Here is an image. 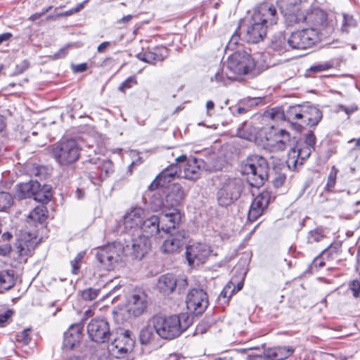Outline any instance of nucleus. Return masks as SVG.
<instances>
[{
    "label": "nucleus",
    "instance_id": "obj_8",
    "mask_svg": "<svg viewBox=\"0 0 360 360\" xmlns=\"http://www.w3.org/2000/svg\"><path fill=\"white\" fill-rule=\"evenodd\" d=\"M319 40L315 29H304L292 32L288 39V45L292 49H306L311 47Z\"/></svg>",
    "mask_w": 360,
    "mask_h": 360
},
{
    "label": "nucleus",
    "instance_id": "obj_18",
    "mask_svg": "<svg viewBox=\"0 0 360 360\" xmlns=\"http://www.w3.org/2000/svg\"><path fill=\"white\" fill-rule=\"evenodd\" d=\"M181 167L176 162L169 165L162 170L148 186V190L155 191L160 186L171 182L174 178L179 176L181 172Z\"/></svg>",
    "mask_w": 360,
    "mask_h": 360
},
{
    "label": "nucleus",
    "instance_id": "obj_59",
    "mask_svg": "<svg viewBox=\"0 0 360 360\" xmlns=\"http://www.w3.org/2000/svg\"><path fill=\"white\" fill-rule=\"evenodd\" d=\"M30 66V63L27 60H23L21 63L16 65L15 73L20 74L26 70Z\"/></svg>",
    "mask_w": 360,
    "mask_h": 360
},
{
    "label": "nucleus",
    "instance_id": "obj_51",
    "mask_svg": "<svg viewBox=\"0 0 360 360\" xmlns=\"http://www.w3.org/2000/svg\"><path fill=\"white\" fill-rule=\"evenodd\" d=\"M338 172V169L335 168V167H333V171L330 172V174L328 176V182L326 184V188L327 190L330 191L331 188H333L335 184V179H336V174Z\"/></svg>",
    "mask_w": 360,
    "mask_h": 360
},
{
    "label": "nucleus",
    "instance_id": "obj_61",
    "mask_svg": "<svg viewBox=\"0 0 360 360\" xmlns=\"http://www.w3.org/2000/svg\"><path fill=\"white\" fill-rule=\"evenodd\" d=\"M224 72L222 71L221 72L220 71H217L215 73L214 77L211 78V81L213 82L214 79L217 82H224Z\"/></svg>",
    "mask_w": 360,
    "mask_h": 360
},
{
    "label": "nucleus",
    "instance_id": "obj_49",
    "mask_svg": "<svg viewBox=\"0 0 360 360\" xmlns=\"http://www.w3.org/2000/svg\"><path fill=\"white\" fill-rule=\"evenodd\" d=\"M89 1V0H85L83 2L79 4L78 5H77V6L75 8H73L69 11H67L64 13H59L58 14V17H60V16H69V15H71L74 13H78L82 9L84 8L85 4H86V3Z\"/></svg>",
    "mask_w": 360,
    "mask_h": 360
},
{
    "label": "nucleus",
    "instance_id": "obj_17",
    "mask_svg": "<svg viewBox=\"0 0 360 360\" xmlns=\"http://www.w3.org/2000/svg\"><path fill=\"white\" fill-rule=\"evenodd\" d=\"M132 346L133 340L130 338L129 332L126 331L108 345V350L112 356L120 358L130 351Z\"/></svg>",
    "mask_w": 360,
    "mask_h": 360
},
{
    "label": "nucleus",
    "instance_id": "obj_47",
    "mask_svg": "<svg viewBox=\"0 0 360 360\" xmlns=\"http://www.w3.org/2000/svg\"><path fill=\"white\" fill-rule=\"evenodd\" d=\"M324 237L321 231L318 229L311 231L307 236V242L309 243H318Z\"/></svg>",
    "mask_w": 360,
    "mask_h": 360
},
{
    "label": "nucleus",
    "instance_id": "obj_64",
    "mask_svg": "<svg viewBox=\"0 0 360 360\" xmlns=\"http://www.w3.org/2000/svg\"><path fill=\"white\" fill-rule=\"evenodd\" d=\"M248 360H271L268 358V356L264 354L263 356L262 355H256V356H250Z\"/></svg>",
    "mask_w": 360,
    "mask_h": 360
},
{
    "label": "nucleus",
    "instance_id": "obj_62",
    "mask_svg": "<svg viewBox=\"0 0 360 360\" xmlns=\"http://www.w3.org/2000/svg\"><path fill=\"white\" fill-rule=\"evenodd\" d=\"M111 45L110 41H104L101 43L97 48L98 53H103Z\"/></svg>",
    "mask_w": 360,
    "mask_h": 360
},
{
    "label": "nucleus",
    "instance_id": "obj_27",
    "mask_svg": "<svg viewBox=\"0 0 360 360\" xmlns=\"http://www.w3.org/2000/svg\"><path fill=\"white\" fill-rule=\"evenodd\" d=\"M162 221L161 229L163 232L169 233L172 230L175 229L176 225L181 221V215L177 208H173L171 212L162 213L160 217Z\"/></svg>",
    "mask_w": 360,
    "mask_h": 360
},
{
    "label": "nucleus",
    "instance_id": "obj_52",
    "mask_svg": "<svg viewBox=\"0 0 360 360\" xmlns=\"http://www.w3.org/2000/svg\"><path fill=\"white\" fill-rule=\"evenodd\" d=\"M349 288L352 292L354 297H358L360 292V283L357 280H353L349 284Z\"/></svg>",
    "mask_w": 360,
    "mask_h": 360
},
{
    "label": "nucleus",
    "instance_id": "obj_54",
    "mask_svg": "<svg viewBox=\"0 0 360 360\" xmlns=\"http://www.w3.org/2000/svg\"><path fill=\"white\" fill-rule=\"evenodd\" d=\"M304 143L307 147L312 148L316 143V136L312 132H309L306 134Z\"/></svg>",
    "mask_w": 360,
    "mask_h": 360
},
{
    "label": "nucleus",
    "instance_id": "obj_41",
    "mask_svg": "<svg viewBox=\"0 0 360 360\" xmlns=\"http://www.w3.org/2000/svg\"><path fill=\"white\" fill-rule=\"evenodd\" d=\"M277 4L281 13L301 8L300 0H278Z\"/></svg>",
    "mask_w": 360,
    "mask_h": 360
},
{
    "label": "nucleus",
    "instance_id": "obj_9",
    "mask_svg": "<svg viewBox=\"0 0 360 360\" xmlns=\"http://www.w3.org/2000/svg\"><path fill=\"white\" fill-rule=\"evenodd\" d=\"M186 307L194 315L202 314L209 304L207 292L200 288L191 289L186 298Z\"/></svg>",
    "mask_w": 360,
    "mask_h": 360
},
{
    "label": "nucleus",
    "instance_id": "obj_10",
    "mask_svg": "<svg viewBox=\"0 0 360 360\" xmlns=\"http://www.w3.org/2000/svg\"><path fill=\"white\" fill-rule=\"evenodd\" d=\"M147 295L141 290H135L129 294L126 301V311L129 316L138 317L146 310Z\"/></svg>",
    "mask_w": 360,
    "mask_h": 360
},
{
    "label": "nucleus",
    "instance_id": "obj_23",
    "mask_svg": "<svg viewBox=\"0 0 360 360\" xmlns=\"http://www.w3.org/2000/svg\"><path fill=\"white\" fill-rule=\"evenodd\" d=\"M186 195L182 186L179 184H174L168 188V191L165 197V207L177 208Z\"/></svg>",
    "mask_w": 360,
    "mask_h": 360
},
{
    "label": "nucleus",
    "instance_id": "obj_42",
    "mask_svg": "<svg viewBox=\"0 0 360 360\" xmlns=\"http://www.w3.org/2000/svg\"><path fill=\"white\" fill-rule=\"evenodd\" d=\"M32 198L34 200L42 202L43 204L50 200L51 198V193L49 188L45 186L41 187L39 184V191H36Z\"/></svg>",
    "mask_w": 360,
    "mask_h": 360
},
{
    "label": "nucleus",
    "instance_id": "obj_13",
    "mask_svg": "<svg viewBox=\"0 0 360 360\" xmlns=\"http://www.w3.org/2000/svg\"><path fill=\"white\" fill-rule=\"evenodd\" d=\"M177 163H185L184 167V177L189 180L198 179L205 166V162L202 159L196 158H187L186 155H181L175 159Z\"/></svg>",
    "mask_w": 360,
    "mask_h": 360
},
{
    "label": "nucleus",
    "instance_id": "obj_32",
    "mask_svg": "<svg viewBox=\"0 0 360 360\" xmlns=\"http://www.w3.org/2000/svg\"><path fill=\"white\" fill-rule=\"evenodd\" d=\"M311 153L310 147L304 146L302 148H292L289 153L287 163L296 167L297 165H302L304 160L308 158Z\"/></svg>",
    "mask_w": 360,
    "mask_h": 360
},
{
    "label": "nucleus",
    "instance_id": "obj_63",
    "mask_svg": "<svg viewBox=\"0 0 360 360\" xmlns=\"http://www.w3.org/2000/svg\"><path fill=\"white\" fill-rule=\"evenodd\" d=\"M12 34L10 32H6L0 34V44H3L5 41L10 40Z\"/></svg>",
    "mask_w": 360,
    "mask_h": 360
},
{
    "label": "nucleus",
    "instance_id": "obj_2",
    "mask_svg": "<svg viewBox=\"0 0 360 360\" xmlns=\"http://www.w3.org/2000/svg\"><path fill=\"white\" fill-rule=\"evenodd\" d=\"M82 146L75 139H66L49 147L51 156L62 168L72 166L80 158Z\"/></svg>",
    "mask_w": 360,
    "mask_h": 360
},
{
    "label": "nucleus",
    "instance_id": "obj_43",
    "mask_svg": "<svg viewBox=\"0 0 360 360\" xmlns=\"http://www.w3.org/2000/svg\"><path fill=\"white\" fill-rule=\"evenodd\" d=\"M271 47L274 51L278 53L287 51L289 50L288 39L286 40L283 36L280 35L272 41Z\"/></svg>",
    "mask_w": 360,
    "mask_h": 360
},
{
    "label": "nucleus",
    "instance_id": "obj_14",
    "mask_svg": "<svg viewBox=\"0 0 360 360\" xmlns=\"http://www.w3.org/2000/svg\"><path fill=\"white\" fill-rule=\"evenodd\" d=\"M274 198L271 193L267 190L263 191L257 195L251 203L248 214V220L254 221L262 216Z\"/></svg>",
    "mask_w": 360,
    "mask_h": 360
},
{
    "label": "nucleus",
    "instance_id": "obj_15",
    "mask_svg": "<svg viewBox=\"0 0 360 360\" xmlns=\"http://www.w3.org/2000/svg\"><path fill=\"white\" fill-rule=\"evenodd\" d=\"M211 253L210 247L206 244L197 243L186 248V257L191 266L203 264Z\"/></svg>",
    "mask_w": 360,
    "mask_h": 360
},
{
    "label": "nucleus",
    "instance_id": "obj_34",
    "mask_svg": "<svg viewBox=\"0 0 360 360\" xmlns=\"http://www.w3.org/2000/svg\"><path fill=\"white\" fill-rule=\"evenodd\" d=\"M176 278L172 274L162 275L157 283V288L164 295H169L176 289Z\"/></svg>",
    "mask_w": 360,
    "mask_h": 360
},
{
    "label": "nucleus",
    "instance_id": "obj_33",
    "mask_svg": "<svg viewBox=\"0 0 360 360\" xmlns=\"http://www.w3.org/2000/svg\"><path fill=\"white\" fill-rule=\"evenodd\" d=\"M39 183L37 181H30L20 183L15 186L16 195L20 199L32 198L36 191H39Z\"/></svg>",
    "mask_w": 360,
    "mask_h": 360
},
{
    "label": "nucleus",
    "instance_id": "obj_30",
    "mask_svg": "<svg viewBox=\"0 0 360 360\" xmlns=\"http://www.w3.org/2000/svg\"><path fill=\"white\" fill-rule=\"evenodd\" d=\"M322 116V112L318 108L312 105L303 106L302 127L316 126L321 120Z\"/></svg>",
    "mask_w": 360,
    "mask_h": 360
},
{
    "label": "nucleus",
    "instance_id": "obj_58",
    "mask_svg": "<svg viewBox=\"0 0 360 360\" xmlns=\"http://www.w3.org/2000/svg\"><path fill=\"white\" fill-rule=\"evenodd\" d=\"M13 311L8 309L4 314H0V326H4V323L11 317Z\"/></svg>",
    "mask_w": 360,
    "mask_h": 360
},
{
    "label": "nucleus",
    "instance_id": "obj_50",
    "mask_svg": "<svg viewBox=\"0 0 360 360\" xmlns=\"http://www.w3.org/2000/svg\"><path fill=\"white\" fill-rule=\"evenodd\" d=\"M83 257V255L82 253L77 254L75 258L70 262L72 266V272L74 274H77L79 269L80 268V262Z\"/></svg>",
    "mask_w": 360,
    "mask_h": 360
},
{
    "label": "nucleus",
    "instance_id": "obj_20",
    "mask_svg": "<svg viewBox=\"0 0 360 360\" xmlns=\"http://www.w3.org/2000/svg\"><path fill=\"white\" fill-rule=\"evenodd\" d=\"M144 210L141 207H132L123 216L122 222L126 231H139Z\"/></svg>",
    "mask_w": 360,
    "mask_h": 360
},
{
    "label": "nucleus",
    "instance_id": "obj_39",
    "mask_svg": "<svg viewBox=\"0 0 360 360\" xmlns=\"http://www.w3.org/2000/svg\"><path fill=\"white\" fill-rule=\"evenodd\" d=\"M13 236L9 232L4 233L0 240V256H8L12 251V245L9 243Z\"/></svg>",
    "mask_w": 360,
    "mask_h": 360
},
{
    "label": "nucleus",
    "instance_id": "obj_48",
    "mask_svg": "<svg viewBox=\"0 0 360 360\" xmlns=\"http://www.w3.org/2000/svg\"><path fill=\"white\" fill-rule=\"evenodd\" d=\"M16 340L24 345H27L31 340L30 329H25L20 333L16 335Z\"/></svg>",
    "mask_w": 360,
    "mask_h": 360
},
{
    "label": "nucleus",
    "instance_id": "obj_36",
    "mask_svg": "<svg viewBox=\"0 0 360 360\" xmlns=\"http://www.w3.org/2000/svg\"><path fill=\"white\" fill-rule=\"evenodd\" d=\"M294 352L292 347H277L265 351L266 355L271 360H283L291 356Z\"/></svg>",
    "mask_w": 360,
    "mask_h": 360
},
{
    "label": "nucleus",
    "instance_id": "obj_40",
    "mask_svg": "<svg viewBox=\"0 0 360 360\" xmlns=\"http://www.w3.org/2000/svg\"><path fill=\"white\" fill-rule=\"evenodd\" d=\"M154 330H155L153 324L146 326L141 330L139 340L142 345H147L154 340Z\"/></svg>",
    "mask_w": 360,
    "mask_h": 360
},
{
    "label": "nucleus",
    "instance_id": "obj_22",
    "mask_svg": "<svg viewBox=\"0 0 360 360\" xmlns=\"http://www.w3.org/2000/svg\"><path fill=\"white\" fill-rule=\"evenodd\" d=\"M304 17V22L313 26L311 29H315L318 33L327 26V14L320 8H315L310 11H305Z\"/></svg>",
    "mask_w": 360,
    "mask_h": 360
},
{
    "label": "nucleus",
    "instance_id": "obj_21",
    "mask_svg": "<svg viewBox=\"0 0 360 360\" xmlns=\"http://www.w3.org/2000/svg\"><path fill=\"white\" fill-rule=\"evenodd\" d=\"M264 24L256 22L252 17L249 25L243 34V38L248 43L257 44L266 36V27Z\"/></svg>",
    "mask_w": 360,
    "mask_h": 360
},
{
    "label": "nucleus",
    "instance_id": "obj_7",
    "mask_svg": "<svg viewBox=\"0 0 360 360\" xmlns=\"http://www.w3.org/2000/svg\"><path fill=\"white\" fill-rule=\"evenodd\" d=\"M303 106H289L285 112L279 108H272L265 112V117L273 120H287L300 131L302 127Z\"/></svg>",
    "mask_w": 360,
    "mask_h": 360
},
{
    "label": "nucleus",
    "instance_id": "obj_3",
    "mask_svg": "<svg viewBox=\"0 0 360 360\" xmlns=\"http://www.w3.org/2000/svg\"><path fill=\"white\" fill-rule=\"evenodd\" d=\"M269 165L266 160L259 155H250L241 164V173L247 176L250 186L259 188L269 176Z\"/></svg>",
    "mask_w": 360,
    "mask_h": 360
},
{
    "label": "nucleus",
    "instance_id": "obj_26",
    "mask_svg": "<svg viewBox=\"0 0 360 360\" xmlns=\"http://www.w3.org/2000/svg\"><path fill=\"white\" fill-rule=\"evenodd\" d=\"M82 328L80 325H72L64 333L63 350H71L79 344Z\"/></svg>",
    "mask_w": 360,
    "mask_h": 360
},
{
    "label": "nucleus",
    "instance_id": "obj_4",
    "mask_svg": "<svg viewBox=\"0 0 360 360\" xmlns=\"http://www.w3.org/2000/svg\"><path fill=\"white\" fill-rule=\"evenodd\" d=\"M243 181L236 177H221L217 186V200L220 206H228L241 195L243 191Z\"/></svg>",
    "mask_w": 360,
    "mask_h": 360
},
{
    "label": "nucleus",
    "instance_id": "obj_57",
    "mask_svg": "<svg viewBox=\"0 0 360 360\" xmlns=\"http://www.w3.org/2000/svg\"><path fill=\"white\" fill-rule=\"evenodd\" d=\"M187 286L188 282L186 278H180L179 280L176 279V288L177 289L179 293L184 292Z\"/></svg>",
    "mask_w": 360,
    "mask_h": 360
},
{
    "label": "nucleus",
    "instance_id": "obj_45",
    "mask_svg": "<svg viewBox=\"0 0 360 360\" xmlns=\"http://www.w3.org/2000/svg\"><path fill=\"white\" fill-rule=\"evenodd\" d=\"M356 26V21L352 15L348 14H343V20L342 24L341 30L345 32H348L350 28Z\"/></svg>",
    "mask_w": 360,
    "mask_h": 360
},
{
    "label": "nucleus",
    "instance_id": "obj_24",
    "mask_svg": "<svg viewBox=\"0 0 360 360\" xmlns=\"http://www.w3.org/2000/svg\"><path fill=\"white\" fill-rule=\"evenodd\" d=\"M267 130V128H262L256 131V129L251 125L243 122L237 130V136L248 141H255L260 145L261 139L263 138V135H266Z\"/></svg>",
    "mask_w": 360,
    "mask_h": 360
},
{
    "label": "nucleus",
    "instance_id": "obj_1",
    "mask_svg": "<svg viewBox=\"0 0 360 360\" xmlns=\"http://www.w3.org/2000/svg\"><path fill=\"white\" fill-rule=\"evenodd\" d=\"M156 333L162 339L173 340L179 337L191 324L187 314L168 316H157L152 319Z\"/></svg>",
    "mask_w": 360,
    "mask_h": 360
},
{
    "label": "nucleus",
    "instance_id": "obj_53",
    "mask_svg": "<svg viewBox=\"0 0 360 360\" xmlns=\"http://www.w3.org/2000/svg\"><path fill=\"white\" fill-rule=\"evenodd\" d=\"M332 67V65H330L329 63H323L321 64H317L315 65H313L310 68V70L313 72H322L323 70H328Z\"/></svg>",
    "mask_w": 360,
    "mask_h": 360
},
{
    "label": "nucleus",
    "instance_id": "obj_6",
    "mask_svg": "<svg viewBox=\"0 0 360 360\" xmlns=\"http://www.w3.org/2000/svg\"><path fill=\"white\" fill-rule=\"evenodd\" d=\"M124 247L120 243H109L98 249L96 257L106 271L113 270L124 255Z\"/></svg>",
    "mask_w": 360,
    "mask_h": 360
},
{
    "label": "nucleus",
    "instance_id": "obj_46",
    "mask_svg": "<svg viewBox=\"0 0 360 360\" xmlns=\"http://www.w3.org/2000/svg\"><path fill=\"white\" fill-rule=\"evenodd\" d=\"M99 292V290L89 288L83 290L81 296L84 300L92 301L98 297Z\"/></svg>",
    "mask_w": 360,
    "mask_h": 360
},
{
    "label": "nucleus",
    "instance_id": "obj_38",
    "mask_svg": "<svg viewBox=\"0 0 360 360\" xmlns=\"http://www.w3.org/2000/svg\"><path fill=\"white\" fill-rule=\"evenodd\" d=\"M15 283L13 270H4L0 271V291L11 289Z\"/></svg>",
    "mask_w": 360,
    "mask_h": 360
},
{
    "label": "nucleus",
    "instance_id": "obj_16",
    "mask_svg": "<svg viewBox=\"0 0 360 360\" xmlns=\"http://www.w3.org/2000/svg\"><path fill=\"white\" fill-rule=\"evenodd\" d=\"M252 17L255 21L264 24L267 28L277 22L278 13L274 5L264 3L257 7Z\"/></svg>",
    "mask_w": 360,
    "mask_h": 360
},
{
    "label": "nucleus",
    "instance_id": "obj_60",
    "mask_svg": "<svg viewBox=\"0 0 360 360\" xmlns=\"http://www.w3.org/2000/svg\"><path fill=\"white\" fill-rule=\"evenodd\" d=\"M67 51L65 49H60L57 53H54L51 58L54 60L64 58L66 56Z\"/></svg>",
    "mask_w": 360,
    "mask_h": 360
},
{
    "label": "nucleus",
    "instance_id": "obj_19",
    "mask_svg": "<svg viewBox=\"0 0 360 360\" xmlns=\"http://www.w3.org/2000/svg\"><path fill=\"white\" fill-rule=\"evenodd\" d=\"M150 247L149 239L139 235L137 238L131 239L130 244L124 248L126 255H131L132 257L141 259Z\"/></svg>",
    "mask_w": 360,
    "mask_h": 360
},
{
    "label": "nucleus",
    "instance_id": "obj_35",
    "mask_svg": "<svg viewBox=\"0 0 360 360\" xmlns=\"http://www.w3.org/2000/svg\"><path fill=\"white\" fill-rule=\"evenodd\" d=\"M304 13L305 10L299 8L298 9L289 11L286 13H282V14L284 17L285 24L288 26H294L304 22Z\"/></svg>",
    "mask_w": 360,
    "mask_h": 360
},
{
    "label": "nucleus",
    "instance_id": "obj_44",
    "mask_svg": "<svg viewBox=\"0 0 360 360\" xmlns=\"http://www.w3.org/2000/svg\"><path fill=\"white\" fill-rule=\"evenodd\" d=\"M13 203V198L9 193H0V212H7Z\"/></svg>",
    "mask_w": 360,
    "mask_h": 360
},
{
    "label": "nucleus",
    "instance_id": "obj_31",
    "mask_svg": "<svg viewBox=\"0 0 360 360\" xmlns=\"http://www.w3.org/2000/svg\"><path fill=\"white\" fill-rule=\"evenodd\" d=\"M168 56L167 49L165 47H160L153 51H146L139 53L136 58L145 63L155 65L158 61L164 60Z\"/></svg>",
    "mask_w": 360,
    "mask_h": 360
},
{
    "label": "nucleus",
    "instance_id": "obj_56",
    "mask_svg": "<svg viewBox=\"0 0 360 360\" xmlns=\"http://www.w3.org/2000/svg\"><path fill=\"white\" fill-rule=\"evenodd\" d=\"M136 81L134 77H129L124 82H123L119 87V89L122 91H124L125 89L131 88V84H135Z\"/></svg>",
    "mask_w": 360,
    "mask_h": 360
},
{
    "label": "nucleus",
    "instance_id": "obj_11",
    "mask_svg": "<svg viewBox=\"0 0 360 360\" xmlns=\"http://www.w3.org/2000/svg\"><path fill=\"white\" fill-rule=\"evenodd\" d=\"M89 338L96 342H105L110 338V333L108 321L103 319H92L87 326Z\"/></svg>",
    "mask_w": 360,
    "mask_h": 360
},
{
    "label": "nucleus",
    "instance_id": "obj_37",
    "mask_svg": "<svg viewBox=\"0 0 360 360\" xmlns=\"http://www.w3.org/2000/svg\"><path fill=\"white\" fill-rule=\"evenodd\" d=\"M48 217V210L44 205L37 206L27 216V223L30 225L38 223L42 224Z\"/></svg>",
    "mask_w": 360,
    "mask_h": 360
},
{
    "label": "nucleus",
    "instance_id": "obj_12",
    "mask_svg": "<svg viewBox=\"0 0 360 360\" xmlns=\"http://www.w3.org/2000/svg\"><path fill=\"white\" fill-rule=\"evenodd\" d=\"M271 130L268 129L266 135H263L260 145L266 148H271L274 151L284 150L290 141V134L285 130L281 129L278 133L271 136Z\"/></svg>",
    "mask_w": 360,
    "mask_h": 360
},
{
    "label": "nucleus",
    "instance_id": "obj_28",
    "mask_svg": "<svg viewBox=\"0 0 360 360\" xmlns=\"http://www.w3.org/2000/svg\"><path fill=\"white\" fill-rule=\"evenodd\" d=\"M37 235L35 233H27L15 243L18 253L20 256L27 255L33 250L37 244Z\"/></svg>",
    "mask_w": 360,
    "mask_h": 360
},
{
    "label": "nucleus",
    "instance_id": "obj_29",
    "mask_svg": "<svg viewBox=\"0 0 360 360\" xmlns=\"http://www.w3.org/2000/svg\"><path fill=\"white\" fill-rule=\"evenodd\" d=\"M141 223V226H140L141 235L148 239L155 236L162 230L160 228V219L158 216L153 215L142 221Z\"/></svg>",
    "mask_w": 360,
    "mask_h": 360
},
{
    "label": "nucleus",
    "instance_id": "obj_5",
    "mask_svg": "<svg viewBox=\"0 0 360 360\" xmlns=\"http://www.w3.org/2000/svg\"><path fill=\"white\" fill-rule=\"evenodd\" d=\"M255 67L254 59L245 51L236 52L230 56L226 65V77L236 79L237 76L250 74Z\"/></svg>",
    "mask_w": 360,
    "mask_h": 360
},
{
    "label": "nucleus",
    "instance_id": "obj_55",
    "mask_svg": "<svg viewBox=\"0 0 360 360\" xmlns=\"http://www.w3.org/2000/svg\"><path fill=\"white\" fill-rule=\"evenodd\" d=\"M286 176L285 174H278L273 180V184L276 188L281 187L285 182Z\"/></svg>",
    "mask_w": 360,
    "mask_h": 360
},
{
    "label": "nucleus",
    "instance_id": "obj_25",
    "mask_svg": "<svg viewBox=\"0 0 360 360\" xmlns=\"http://www.w3.org/2000/svg\"><path fill=\"white\" fill-rule=\"evenodd\" d=\"M184 238L185 232L184 231L170 233L161 246L162 251L168 254L177 252L184 245Z\"/></svg>",
    "mask_w": 360,
    "mask_h": 360
}]
</instances>
